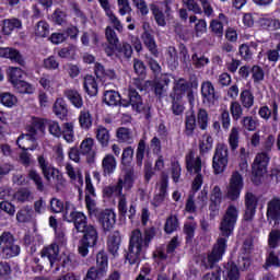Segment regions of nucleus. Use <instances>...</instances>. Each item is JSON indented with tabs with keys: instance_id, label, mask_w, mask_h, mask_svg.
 <instances>
[{
	"instance_id": "nucleus-47",
	"label": "nucleus",
	"mask_w": 280,
	"mask_h": 280,
	"mask_svg": "<svg viewBox=\"0 0 280 280\" xmlns=\"http://www.w3.org/2000/svg\"><path fill=\"white\" fill-rule=\"evenodd\" d=\"M66 174H68L69 178L73 182L78 180L79 185L84 184V179L82 177V172L80 168L73 167L71 164L66 165Z\"/></svg>"
},
{
	"instance_id": "nucleus-43",
	"label": "nucleus",
	"mask_w": 280,
	"mask_h": 280,
	"mask_svg": "<svg viewBox=\"0 0 280 280\" xmlns=\"http://www.w3.org/2000/svg\"><path fill=\"white\" fill-rule=\"evenodd\" d=\"M197 120H196V114L190 113L186 114L185 117V135L187 137H191L196 130Z\"/></svg>"
},
{
	"instance_id": "nucleus-64",
	"label": "nucleus",
	"mask_w": 280,
	"mask_h": 280,
	"mask_svg": "<svg viewBox=\"0 0 280 280\" xmlns=\"http://www.w3.org/2000/svg\"><path fill=\"white\" fill-rule=\"evenodd\" d=\"M252 78L256 84H259V82H264L265 72L264 68L259 66H253L250 69Z\"/></svg>"
},
{
	"instance_id": "nucleus-9",
	"label": "nucleus",
	"mask_w": 280,
	"mask_h": 280,
	"mask_svg": "<svg viewBox=\"0 0 280 280\" xmlns=\"http://www.w3.org/2000/svg\"><path fill=\"white\" fill-rule=\"evenodd\" d=\"M242 189H244V177H242L240 172H234L231 175L229 186L226 187V198L232 200V202L240 200Z\"/></svg>"
},
{
	"instance_id": "nucleus-46",
	"label": "nucleus",
	"mask_w": 280,
	"mask_h": 280,
	"mask_svg": "<svg viewBox=\"0 0 280 280\" xmlns=\"http://www.w3.org/2000/svg\"><path fill=\"white\" fill-rule=\"evenodd\" d=\"M7 75L9 78V82H11V84L14 85L21 80H23L24 72L21 68L9 67Z\"/></svg>"
},
{
	"instance_id": "nucleus-35",
	"label": "nucleus",
	"mask_w": 280,
	"mask_h": 280,
	"mask_svg": "<svg viewBox=\"0 0 280 280\" xmlns=\"http://www.w3.org/2000/svg\"><path fill=\"white\" fill-rule=\"evenodd\" d=\"M84 90L85 93H88V95H90V97H95V95H97V82L95 81V77L93 75H86L84 78Z\"/></svg>"
},
{
	"instance_id": "nucleus-57",
	"label": "nucleus",
	"mask_w": 280,
	"mask_h": 280,
	"mask_svg": "<svg viewBox=\"0 0 280 280\" xmlns=\"http://www.w3.org/2000/svg\"><path fill=\"white\" fill-rule=\"evenodd\" d=\"M45 132V122L43 121L42 118H36L33 117L31 120V128L28 130V132H31V135H36V132Z\"/></svg>"
},
{
	"instance_id": "nucleus-53",
	"label": "nucleus",
	"mask_w": 280,
	"mask_h": 280,
	"mask_svg": "<svg viewBox=\"0 0 280 280\" xmlns=\"http://www.w3.org/2000/svg\"><path fill=\"white\" fill-rule=\"evenodd\" d=\"M13 200L18 202H30V200H34V197L32 196V191L24 188L13 192Z\"/></svg>"
},
{
	"instance_id": "nucleus-12",
	"label": "nucleus",
	"mask_w": 280,
	"mask_h": 280,
	"mask_svg": "<svg viewBox=\"0 0 280 280\" xmlns=\"http://www.w3.org/2000/svg\"><path fill=\"white\" fill-rule=\"evenodd\" d=\"M201 95L202 102L203 104H207V106H213L218 101V97L215 96V88L210 81H205L201 84Z\"/></svg>"
},
{
	"instance_id": "nucleus-60",
	"label": "nucleus",
	"mask_w": 280,
	"mask_h": 280,
	"mask_svg": "<svg viewBox=\"0 0 280 280\" xmlns=\"http://www.w3.org/2000/svg\"><path fill=\"white\" fill-rule=\"evenodd\" d=\"M95 140L93 138H85L80 144V152L82 154H93Z\"/></svg>"
},
{
	"instance_id": "nucleus-7",
	"label": "nucleus",
	"mask_w": 280,
	"mask_h": 280,
	"mask_svg": "<svg viewBox=\"0 0 280 280\" xmlns=\"http://www.w3.org/2000/svg\"><path fill=\"white\" fill-rule=\"evenodd\" d=\"M186 167L190 174H196V177L192 182V191H199L202 187V160L200 156H194V152H190L189 155H186Z\"/></svg>"
},
{
	"instance_id": "nucleus-48",
	"label": "nucleus",
	"mask_w": 280,
	"mask_h": 280,
	"mask_svg": "<svg viewBox=\"0 0 280 280\" xmlns=\"http://www.w3.org/2000/svg\"><path fill=\"white\" fill-rule=\"evenodd\" d=\"M104 102L107 106H117L121 102L119 93L113 90H106L104 93Z\"/></svg>"
},
{
	"instance_id": "nucleus-61",
	"label": "nucleus",
	"mask_w": 280,
	"mask_h": 280,
	"mask_svg": "<svg viewBox=\"0 0 280 280\" xmlns=\"http://www.w3.org/2000/svg\"><path fill=\"white\" fill-rule=\"evenodd\" d=\"M213 148V138L211 136H203L199 142V150L202 154L209 152Z\"/></svg>"
},
{
	"instance_id": "nucleus-27",
	"label": "nucleus",
	"mask_w": 280,
	"mask_h": 280,
	"mask_svg": "<svg viewBox=\"0 0 280 280\" xmlns=\"http://www.w3.org/2000/svg\"><path fill=\"white\" fill-rule=\"evenodd\" d=\"M63 95L69 100L74 108H82L84 106L82 95L77 90L68 89L63 92Z\"/></svg>"
},
{
	"instance_id": "nucleus-44",
	"label": "nucleus",
	"mask_w": 280,
	"mask_h": 280,
	"mask_svg": "<svg viewBox=\"0 0 280 280\" xmlns=\"http://www.w3.org/2000/svg\"><path fill=\"white\" fill-rule=\"evenodd\" d=\"M61 137H63L67 143H73L75 141V131L73 122H65L63 130H61Z\"/></svg>"
},
{
	"instance_id": "nucleus-41",
	"label": "nucleus",
	"mask_w": 280,
	"mask_h": 280,
	"mask_svg": "<svg viewBox=\"0 0 280 280\" xmlns=\"http://www.w3.org/2000/svg\"><path fill=\"white\" fill-rule=\"evenodd\" d=\"M33 214H34V211L32 210V207L30 206L23 207L16 213V221L20 222L21 224L32 222Z\"/></svg>"
},
{
	"instance_id": "nucleus-31",
	"label": "nucleus",
	"mask_w": 280,
	"mask_h": 280,
	"mask_svg": "<svg viewBox=\"0 0 280 280\" xmlns=\"http://www.w3.org/2000/svg\"><path fill=\"white\" fill-rule=\"evenodd\" d=\"M195 119L200 130H207L209 128V112L207 109L199 108L195 115Z\"/></svg>"
},
{
	"instance_id": "nucleus-51",
	"label": "nucleus",
	"mask_w": 280,
	"mask_h": 280,
	"mask_svg": "<svg viewBox=\"0 0 280 280\" xmlns=\"http://www.w3.org/2000/svg\"><path fill=\"white\" fill-rule=\"evenodd\" d=\"M28 178L30 180H33L37 191H45V184H43V177L39 173H37L36 170L28 171Z\"/></svg>"
},
{
	"instance_id": "nucleus-54",
	"label": "nucleus",
	"mask_w": 280,
	"mask_h": 280,
	"mask_svg": "<svg viewBox=\"0 0 280 280\" xmlns=\"http://www.w3.org/2000/svg\"><path fill=\"white\" fill-rule=\"evenodd\" d=\"M230 113L234 121H240V119H242V116L244 115V108H242L240 102L234 101L230 105Z\"/></svg>"
},
{
	"instance_id": "nucleus-20",
	"label": "nucleus",
	"mask_w": 280,
	"mask_h": 280,
	"mask_svg": "<svg viewBox=\"0 0 280 280\" xmlns=\"http://www.w3.org/2000/svg\"><path fill=\"white\" fill-rule=\"evenodd\" d=\"M207 205V192L201 191V196L198 198V201L196 202L194 200V195H189L187 201H186V211L187 213H196V209H202Z\"/></svg>"
},
{
	"instance_id": "nucleus-28",
	"label": "nucleus",
	"mask_w": 280,
	"mask_h": 280,
	"mask_svg": "<svg viewBox=\"0 0 280 280\" xmlns=\"http://www.w3.org/2000/svg\"><path fill=\"white\" fill-rule=\"evenodd\" d=\"M67 205H71L74 211H78L75 210V206L73 203H71L70 201H66L65 203L62 200L58 198L50 199V211L51 213H62L63 211V220H65V213H67Z\"/></svg>"
},
{
	"instance_id": "nucleus-38",
	"label": "nucleus",
	"mask_w": 280,
	"mask_h": 280,
	"mask_svg": "<svg viewBox=\"0 0 280 280\" xmlns=\"http://www.w3.org/2000/svg\"><path fill=\"white\" fill-rule=\"evenodd\" d=\"M142 40L153 56H159V49H156V40H154V36L150 32L147 31L142 34Z\"/></svg>"
},
{
	"instance_id": "nucleus-29",
	"label": "nucleus",
	"mask_w": 280,
	"mask_h": 280,
	"mask_svg": "<svg viewBox=\"0 0 280 280\" xmlns=\"http://www.w3.org/2000/svg\"><path fill=\"white\" fill-rule=\"evenodd\" d=\"M116 137L120 143H127V145L135 143V137L132 136V131H130V129L126 127L118 128Z\"/></svg>"
},
{
	"instance_id": "nucleus-1",
	"label": "nucleus",
	"mask_w": 280,
	"mask_h": 280,
	"mask_svg": "<svg viewBox=\"0 0 280 280\" xmlns=\"http://www.w3.org/2000/svg\"><path fill=\"white\" fill-rule=\"evenodd\" d=\"M240 218V210L235 205H230L225 210V213L220 223V236L214 245L212 252L209 255H200L198 257L197 264L200 266L201 270H209L213 268V265L218 264L226 253V242L233 231H235V224H237V219Z\"/></svg>"
},
{
	"instance_id": "nucleus-4",
	"label": "nucleus",
	"mask_w": 280,
	"mask_h": 280,
	"mask_svg": "<svg viewBox=\"0 0 280 280\" xmlns=\"http://www.w3.org/2000/svg\"><path fill=\"white\" fill-rule=\"evenodd\" d=\"M135 170L130 168L126 171L124 177H119L116 184H113L104 188L105 196H107L108 198H110V196L121 198V196H125L124 189L125 191H130V189L135 187Z\"/></svg>"
},
{
	"instance_id": "nucleus-6",
	"label": "nucleus",
	"mask_w": 280,
	"mask_h": 280,
	"mask_svg": "<svg viewBox=\"0 0 280 280\" xmlns=\"http://www.w3.org/2000/svg\"><path fill=\"white\" fill-rule=\"evenodd\" d=\"M270 163V155L266 152L256 154L252 164V180L255 185H261L264 175L268 172V164Z\"/></svg>"
},
{
	"instance_id": "nucleus-14",
	"label": "nucleus",
	"mask_w": 280,
	"mask_h": 280,
	"mask_svg": "<svg viewBox=\"0 0 280 280\" xmlns=\"http://www.w3.org/2000/svg\"><path fill=\"white\" fill-rule=\"evenodd\" d=\"M58 255H60V246L56 243L45 246L40 252V257L48 259L50 268H54V264L58 261Z\"/></svg>"
},
{
	"instance_id": "nucleus-10",
	"label": "nucleus",
	"mask_w": 280,
	"mask_h": 280,
	"mask_svg": "<svg viewBox=\"0 0 280 280\" xmlns=\"http://www.w3.org/2000/svg\"><path fill=\"white\" fill-rule=\"evenodd\" d=\"M97 195L95 194V187L93 186V180L91 175H85V205L90 213H94L97 202L95 201Z\"/></svg>"
},
{
	"instance_id": "nucleus-8",
	"label": "nucleus",
	"mask_w": 280,
	"mask_h": 280,
	"mask_svg": "<svg viewBox=\"0 0 280 280\" xmlns=\"http://www.w3.org/2000/svg\"><path fill=\"white\" fill-rule=\"evenodd\" d=\"M229 165V147L224 143H218L212 159L214 174H222Z\"/></svg>"
},
{
	"instance_id": "nucleus-11",
	"label": "nucleus",
	"mask_w": 280,
	"mask_h": 280,
	"mask_svg": "<svg viewBox=\"0 0 280 280\" xmlns=\"http://www.w3.org/2000/svg\"><path fill=\"white\" fill-rule=\"evenodd\" d=\"M267 221L269 224H272L273 226H277L280 222V198L273 197L271 200L267 203Z\"/></svg>"
},
{
	"instance_id": "nucleus-52",
	"label": "nucleus",
	"mask_w": 280,
	"mask_h": 280,
	"mask_svg": "<svg viewBox=\"0 0 280 280\" xmlns=\"http://www.w3.org/2000/svg\"><path fill=\"white\" fill-rule=\"evenodd\" d=\"M178 217L171 215L166 219V222L164 224V231L165 233L171 235V233H174V231H178Z\"/></svg>"
},
{
	"instance_id": "nucleus-50",
	"label": "nucleus",
	"mask_w": 280,
	"mask_h": 280,
	"mask_svg": "<svg viewBox=\"0 0 280 280\" xmlns=\"http://www.w3.org/2000/svg\"><path fill=\"white\" fill-rule=\"evenodd\" d=\"M19 98L14 96V94L9 92H2L0 93V104L2 106H5L7 108H13L15 104H18Z\"/></svg>"
},
{
	"instance_id": "nucleus-45",
	"label": "nucleus",
	"mask_w": 280,
	"mask_h": 280,
	"mask_svg": "<svg viewBox=\"0 0 280 280\" xmlns=\"http://www.w3.org/2000/svg\"><path fill=\"white\" fill-rule=\"evenodd\" d=\"M96 266L100 275H106L108 272V256L104 252H100L96 255Z\"/></svg>"
},
{
	"instance_id": "nucleus-15",
	"label": "nucleus",
	"mask_w": 280,
	"mask_h": 280,
	"mask_svg": "<svg viewBox=\"0 0 280 280\" xmlns=\"http://www.w3.org/2000/svg\"><path fill=\"white\" fill-rule=\"evenodd\" d=\"M189 91V82L184 78L174 81L173 93L170 94L171 100H183Z\"/></svg>"
},
{
	"instance_id": "nucleus-39",
	"label": "nucleus",
	"mask_w": 280,
	"mask_h": 280,
	"mask_svg": "<svg viewBox=\"0 0 280 280\" xmlns=\"http://www.w3.org/2000/svg\"><path fill=\"white\" fill-rule=\"evenodd\" d=\"M52 112L55 113L56 117L59 119H65L67 117V103L65 102V98H57L54 106Z\"/></svg>"
},
{
	"instance_id": "nucleus-24",
	"label": "nucleus",
	"mask_w": 280,
	"mask_h": 280,
	"mask_svg": "<svg viewBox=\"0 0 280 280\" xmlns=\"http://www.w3.org/2000/svg\"><path fill=\"white\" fill-rule=\"evenodd\" d=\"M121 246V234L119 231L113 232L107 238V250L114 257L119 253V248Z\"/></svg>"
},
{
	"instance_id": "nucleus-40",
	"label": "nucleus",
	"mask_w": 280,
	"mask_h": 280,
	"mask_svg": "<svg viewBox=\"0 0 280 280\" xmlns=\"http://www.w3.org/2000/svg\"><path fill=\"white\" fill-rule=\"evenodd\" d=\"M241 104L243 108H253L255 106V95L250 90H243L240 95Z\"/></svg>"
},
{
	"instance_id": "nucleus-36",
	"label": "nucleus",
	"mask_w": 280,
	"mask_h": 280,
	"mask_svg": "<svg viewBox=\"0 0 280 280\" xmlns=\"http://www.w3.org/2000/svg\"><path fill=\"white\" fill-rule=\"evenodd\" d=\"M150 10L152 12V15L154 16L155 23L160 27H165L167 25V22L165 21V13H163V10L154 3L150 4Z\"/></svg>"
},
{
	"instance_id": "nucleus-16",
	"label": "nucleus",
	"mask_w": 280,
	"mask_h": 280,
	"mask_svg": "<svg viewBox=\"0 0 280 280\" xmlns=\"http://www.w3.org/2000/svg\"><path fill=\"white\" fill-rule=\"evenodd\" d=\"M170 82H172L170 74H162L159 79L154 80L153 89L158 97H163V95L167 93V90L170 89Z\"/></svg>"
},
{
	"instance_id": "nucleus-5",
	"label": "nucleus",
	"mask_w": 280,
	"mask_h": 280,
	"mask_svg": "<svg viewBox=\"0 0 280 280\" xmlns=\"http://www.w3.org/2000/svg\"><path fill=\"white\" fill-rule=\"evenodd\" d=\"M0 255L3 259H12L21 255V246L16 244V238L10 232H3L0 235Z\"/></svg>"
},
{
	"instance_id": "nucleus-32",
	"label": "nucleus",
	"mask_w": 280,
	"mask_h": 280,
	"mask_svg": "<svg viewBox=\"0 0 280 280\" xmlns=\"http://www.w3.org/2000/svg\"><path fill=\"white\" fill-rule=\"evenodd\" d=\"M129 104L132 106L133 110H137V113L143 110V101L141 100L139 92H136L135 89L129 90Z\"/></svg>"
},
{
	"instance_id": "nucleus-19",
	"label": "nucleus",
	"mask_w": 280,
	"mask_h": 280,
	"mask_svg": "<svg viewBox=\"0 0 280 280\" xmlns=\"http://www.w3.org/2000/svg\"><path fill=\"white\" fill-rule=\"evenodd\" d=\"M35 141L36 137H34L33 133H22L16 140V145H19L21 150H24V152H27V150L34 152V150H36Z\"/></svg>"
},
{
	"instance_id": "nucleus-62",
	"label": "nucleus",
	"mask_w": 280,
	"mask_h": 280,
	"mask_svg": "<svg viewBox=\"0 0 280 280\" xmlns=\"http://www.w3.org/2000/svg\"><path fill=\"white\" fill-rule=\"evenodd\" d=\"M132 159H135V149H132V147L125 148L121 154V165H130V163H132Z\"/></svg>"
},
{
	"instance_id": "nucleus-33",
	"label": "nucleus",
	"mask_w": 280,
	"mask_h": 280,
	"mask_svg": "<svg viewBox=\"0 0 280 280\" xmlns=\"http://www.w3.org/2000/svg\"><path fill=\"white\" fill-rule=\"evenodd\" d=\"M223 278L225 280H238L240 269L235 262H228L223 270Z\"/></svg>"
},
{
	"instance_id": "nucleus-63",
	"label": "nucleus",
	"mask_w": 280,
	"mask_h": 280,
	"mask_svg": "<svg viewBox=\"0 0 280 280\" xmlns=\"http://www.w3.org/2000/svg\"><path fill=\"white\" fill-rule=\"evenodd\" d=\"M14 89H16V91H19L22 94H32L34 93V86L23 80L18 81V83L13 84Z\"/></svg>"
},
{
	"instance_id": "nucleus-23",
	"label": "nucleus",
	"mask_w": 280,
	"mask_h": 280,
	"mask_svg": "<svg viewBox=\"0 0 280 280\" xmlns=\"http://www.w3.org/2000/svg\"><path fill=\"white\" fill-rule=\"evenodd\" d=\"M222 200H224V194L222 192V188L215 185L210 191V210L218 211L220 206L222 205Z\"/></svg>"
},
{
	"instance_id": "nucleus-59",
	"label": "nucleus",
	"mask_w": 280,
	"mask_h": 280,
	"mask_svg": "<svg viewBox=\"0 0 280 280\" xmlns=\"http://www.w3.org/2000/svg\"><path fill=\"white\" fill-rule=\"evenodd\" d=\"M145 156V140H140L136 153V163L138 167L143 165V159Z\"/></svg>"
},
{
	"instance_id": "nucleus-22",
	"label": "nucleus",
	"mask_w": 280,
	"mask_h": 280,
	"mask_svg": "<svg viewBox=\"0 0 280 280\" xmlns=\"http://www.w3.org/2000/svg\"><path fill=\"white\" fill-rule=\"evenodd\" d=\"M0 57L9 58L12 62H16V65L25 67V59L23 58V55L14 48H0Z\"/></svg>"
},
{
	"instance_id": "nucleus-18",
	"label": "nucleus",
	"mask_w": 280,
	"mask_h": 280,
	"mask_svg": "<svg viewBox=\"0 0 280 280\" xmlns=\"http://www.w3.org/2000/svg\"><path fill=\"white\" fill-rule=\"evenodd\" d=\"M271 109L268 107V105H264L258 109V115L260 119H265V121H268L270 117H273V121H277L279 119V104H277L276 101L271 103Z\"/></svg>"
},
{
	"instance_id": "nucleus-58",
	"label": "nucleus",
	"mask_w": 280,
	"mask_h": 280,
	"mask_svg": "<svg viewBox=\"0 0 280 280\" xmlns=\"http://www.w3.org/2000/svg\"><path fill=\"white\" fill-rule=\"evenodd\" d=\"M105 37L107 43L112 45V47H117V45H119V37L117 36V33L115 32V30H113V27H106Z\"/></svg>"
},
{
	"instance_id": "nucleus-42",
	"label": "nucleus",
	"mask_w": 280,
	"mask_h": 280,
	"mask_svg": "<svg viewBox=\"0 0 280 280\" xmlns=\"http://www.w3.org/2000/svg\"><path fill=\"white\" fill-rule=\"evenodd\" d=\"M241 124L245 130L248 132H255L259 128V119L253 116H244L241 120Z\"/></svg>"
},
{
	"instance_id": "nucleus-56",
	"label": "nucleus",
	"mask_w": 280,
	"mask_h": 280,
	"mask_svg": "<svg viewBox=\"0 0 280 280\" xmlns=\"http://www.w3.org/2000/svg\"><path fill=\"white\" fill-rule=\"evenodd\" d=\"M39 84L45 89V91H49V89H54V86H56V78L51 74H43L39 78Z\"/></svg>"
},
{
	"instance_id": "nucleus-3",
	"label": "nucleus",
	"mask_w": 280,
	"mask_h": 280,
	"mask_svg": "<svg viewBox=\"0 0 280 280\" xmlns=\"http://www.w3.org/2000/svg\"><path fill=\"white\" fill-rule=\"evenodd\" d=\"M154 229L150 228L141 233V230H133L130 235L129 248L126 259L129 264H139L147 248L150 246V242L154 240Z\"/></svg>"
},
{
	"instance_id": "nucleus-2",
	"label": "nucleus",
	"mask_w": 280,
	"mask_h": 280,
	"mask_svg": "<svg viewBox=\"0 0 280 280\" xmlns=\"http://www.w3.org/2000/svg\"><path fill=\"white\" fill-rule=\"evenodd\" d=\"M65 220L66 222H73L78 233H83V237L79 245V254L81 257H86V255H89V248H93V246L97 244V229L88 224L86 215L81 211H75L71 203L66 205Z\"/></svg>"
},
{
	"instance_id": "nucleus-17",
	"label": "nucleus",
	"mask_w": 280,
	"mask_h": 280,
	"mask_svg": "<svg viewBox=\"0 0 280 280\" xmlns=\"http://www.w3.org/2000/svg\"><path fill=\"white\" fill-rule=\"evenodd\" d=\"M98 222L102 224L104 231H110L117 222V214H115V211L107 209L100 213Z\"/></svg>"
},
{
	"instance_id": "nucleus-13",
	"label": "nucleus",
	"mask_w": 280,
	"mask_h": 280,
	"mask_svg": "<svg viewBox=\"0 0 280 280\" xmlns=\"http://www.w3.org/2000/svg\"><path fill=\"white\" fill-rule=\"evenodd\" d=\"M98 3L101 8H103L106 16L109 19V22L112 23L114 28L117 32H124V25L121 24V21H119V18H117L113 10H110V2H108V0H98Z\"/></svg>"
},
{
	"instance_id": "nucleus-21",
	"label": "nucleus",
	"mask_w": 280,
	"mask_h": 280,
	"mask_svg": "<svg viewBox=\"0 0 280 280\" xmlns=\"http://www.w3.org/2000/svg\"><path fill=\"white\" fill-rule=\"evenodd\" d=\"M103 176H112L117 170V159L108 153L102 160Z\"/></svg>"
},
{
	"instance_id": "nucleus-30",
	"label": "nucleus",
	"mask_w": 280,
	"mask_h": 280,
	"mask_svg": "<svg viewBox=\"0 0 280 280\" xmlns=\"http://www.w3.org/2000/svg\"><path fill=\"white\" fill-rule=\"evenodd\" d=\"M95 133L96 140L101 143L102 148H108V143H110V132L108 129L104 126H98Z\"/></svg>"
},
{
	"instance_id": "nucleus-55",
	"label": "nucleus",
	"mask_w": 280,
	"mask_h": 280,
	"mask_svg": "<svg viewBox=\"0 0 280 280\" xmlns=\"http://www.w3.org/2000/svg\"><path fill=\"white\" fill-rule=\"evenodd\" d=\"M268 245L270 248H279L280 246V230L273 229L268 235Z\"/></svg>"
},
{
	"instance_id": "nucleus-25",
	"label": "nucleus",
	"mask_w": 280,
	"mask_h": 280,
	"mask_svg": "<svg viewBox=\"0 0 280 280\" xmlns=\"http://www.w3.org/2000/svg\"><path fill=\"white\" fill-rule=\"evenodd\" d=\"M37 161L46 180H51V177L58 174V170L49 165V161H47V158H45V155H39L37 158Z\"/></svg>"
},
{
	"instance_id": "nucleus-26",
	"label": "nucleus",
	"mask_w": 280,
	"mask_h": 280,
	"mask_svg": "<svg viewBox=\"0 0 280 280\" xmlns=\"http://www.w3.org/2000/svg\"><path fill=\"white\" fill-rule=\"evenodd\" d=\"M21 27H23V22H21V20L16 18L3 20L2 34H4L5 36H10V34H12V31L21 30Z\"/></svg>"
},
{
	"instance_id": "nucleus-34",
	"label": "nucleus",
	"mask_w": 280,
	"mask_h": 280,
	"mask_svg": "<svg viewBox=\"0 0 280 280\" xmlns=\"http://www.w3.org/2000/svg\"><path fill=\"white\" fill-rule=\"evenodd\" d=\"M33 34L37 38H47L49 36V23L46 21H39L33 27Z\"/></svg>"
},
{
	"instance_id": "nucleus-49",
	"label": "nucleus",
	"mask_w": 280,
	"mask_h": 280,
	"mask_svg": "<svg viewBox=\"0 0 280 280\" xmlns=\"http://www.w3.org/2000/svg\"><path fill=\"white\" fill-rule=\"evenodd\" d=\"M228 141L232 151L240 148V127H232Z\"/></svg>"
},
{
	"instance_id": "nucleus-37",
	"label": "nucleus",
	"mask_w": 280,
	"mask_h": 280,
	"mask_svg": "<svg viewBox=\"0 0 280 280\" xmlns=\"http://www.w3.org/2000/svg\"><path fill=\"white\" fill-rule=\"evenodd\" d=\"M79 124L82 130L91 129V126H93V116H91V112H89V109H83L80 112Z\"/></svg>"
}]
</instances>
